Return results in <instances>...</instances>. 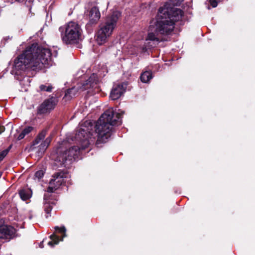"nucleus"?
<instances>
[{
    "instance_id": "423d86ee",
    "label": "nucleus",
    "mask_w": 255,
    "mask_h": 255,
    "mask_svg": "<svg viewBox=\"0 0 255 255\" xmlns=\"http://www.w3.org/2000/svg\"><path fill=\"white\" fill-rule=\"evenodd\" d=\"M159 11L161 13L162 12L163 15H165L167 19L170 21H173L174 25L176 21H179L181 19L183 14V11L179 8L176 7H167L165 6L160 7Z\"/></svg>"
},
{
    "instance_id": "5701e85b",
    "label": "nucleus",
    "mask_w": 255,
    "mask_h": 255,
    "mask_svg": "<svg viewBox=\"0 0 255 255\" xmlns=\"http://www.w3.org/2000/svg\"><path fill=\"white\" fill-rule=\"evenodd\" d=\"M9 149L8 148L5 149L0 152V162L3 159V158L8 154Z\"/></svg>"
},
{
    "instance_id": "0eeeda50",
    "label": "nucleus",
    "mask_w": 255,
    "mask_h": 255,
    "mask_svg": "<svg viewBox=\"0 0 255 255\" xmlns=\"http://www.w3.org/2000/svg\"><path fill=\"white\" fill-rule=\"evenodd\" d=\"M68 174L66 172L61 171L55 173L52 176V178L49 182L47 188V192L53 193L57 190L64 182V178H66Z\"/></svg>"
},
{
    "instance_id": "a878e982",
    "label": "nucleus",
    "mask_w": 255,
    "mask_h": 255,
    "mask_svg": "<svg viewBox=\"0 0 255 255\" xmlns=\"http://www.w3.org/2000/svg\"><path fill=\"white\" fill-rule=\"evenodd\" d=\"M74 90V89L73 88L68 90L65 94V96H67L68 95L72 94Z\"/></svg>"
},
{
    "instance_id": "aec40b11",
    "label": "nucleus",
    "mask_w": 255,
    "mask_h": 255,
    "mask_svg": "<svg viewBox=\"0 0 255 255\" xmlns=\"http://www.w3.org/2000/svg\"><path fill=\"white\" fill-rule=\"evenodd\" d=\"M54 229L55 230V233H54L55 234L56 233H60L62 234V238H63L64 237H66V228L65 227L63 226L61 227H59L58 226H56L54 227ZM63 239L61 240V241H62Z\"/></svg>"
},
{
    "instance_id": "20e7f679",
    "label": "nucleus",
    "mask_w": 255,
    "mask_h": 255,
    "mask_svg": "<svg viewBox=\"0 0 255 255\" xmlns=\"http://www.w3.org/2000/svg\"><path fill=\"white\" fill-rule=\"evenodd\" d=\"M121 16L119 11H114L111 15L107 17L106 22L100 25V28L96 34V41L101 45L107 41L108 38L112 35L116 27L117 22Z\"/></svg>"
},
{
    "instance_id": "6e6552de",
    "label": "nucleus",
    "mask_w": 255,
    "mask_h": 255,
    "mask_svg": "<svg viewBox=\"0 0 255 255\" xmlns=\"http://www.w3.org/2000/svg\"><path fill=\"white\" fill-rule=\"evenodd\" d=\"M57 103V99L54 97L45 100L37 107V114L38 115H46L49 113L54 109Z\"/></svg>"
},
{
    "instance_id": "dca6fc26",
    "label": "nucleus",
    "mask_w": 255,
    "mask_h": 255,
    "mask_svg": "<svg viewBox=\"0 0 255 255\" xmlns=\"http://www.w3.org/2000/svg\"><path fill=\"white\" fill-rule=\"evenodd\" d=\"M152 78L151 71H145L141 74L140 79L143 83L148 82Z\"/></svg>"
},
{
    "instance_id": "7ed1b4c3",
    "label": "nucleus",
    "mask_w": 255,
    "mask_h": 255,
    "mask_svg": "<svg viewBox=\"0 0 255 255\" xmlns=\"http://www.w3.org/2000/svg\"><path fill=\"white\" fill-rule=\"evenodd\" d=\"M59 30L61 33V39L66 44L78 43L82 38V30L80 25L76 22L70 21L60 26Z\"/></svg>"
},
{
    "instance_id": "1a4fd4ad",
    "label": "nucleus",
    "mask_w": 255,
    "mask_h": 255,
    "mask_svg": "<svg viewBox=\"0 0 255 255\" xmlns=\"http://www.w3.org/2000/svg\"><path fill=\"white\" fill-rule=\"evenodd\" d=\"M126 88V84L124 83L114 85L110 93L111 99L116 100L120 98L125 92Z\"/></svg>"
},
{
    "instance_id": "bb28decb",
    "label": "nucleus",
    "mask_w": 255,
    "mask_h": 255,
    "mask_svg": "<svg viewBox=\"0 0 255 255\" xmlns=\"http://www.w3.org/2000/svg\"><path fill=\"white\" fill-rule=\"evenodd\" d=\"M5 130V128L3 126H0V134Z\"/></svg>"
},
{
    "instance_id": "b1692460",
    "label": "nucleus",
    "mask_w": 255,
    "mask_h": 255,
    "mask_svg": "<svg viewBox=\"0 0 255 255\" xmlns=\"http://www.w3.org/2000/svg\"><path fill=\"white\" fill-rule=\"evenodd\" d=\"M44 175V171L42 170L37 171L35 174V178H38V179H40Z\"/></svg>"
},
{
    "instance_id": "7c9ffc66",
    "label": "nucleus",
    "mask_w": 255,
    "mask_h": 255,
    "mask_svg": "<svg viewBox=\"0 0 255 255\" xmlns=\"http://www.w3.org/2000/svg\"><path fill=\"white\" fill-rule=\"evenodd\" d=\"M41 246H42V243H40V246L41 247V248H42V247Z\"/></svg>"
},
{
    "instance_id": "a211bd4d",
    "label": "nucleus",
    "mask_w": 255,
    "mask_h": 255,
    "mask_svg": "<svg viewBox=\"0 0 255 255\" xmlns=\"http://www.w3.org/2000/svg\"><path fill=\"white\" fill-rule=\"evenodd\" d=\"M50 239L51 240V241L49 242L48 245L51 247H53L54 245H57L60 241L59 237L55 235V233L50 236Z\"/></svg>"
},
{
    "instance_id": "2eb2a0df",
    "label": "nucleus",
    "mask_w": 255,
    "mask_h": 255,
    "mask_svg": "<svg viewBox=\"0 0 255 255\" xmlns=\"http://www.w3.org/2000/svg\"><path fill=\"white\" fill-rule=\"evenodd\" d=\"M44 211L45 213V217L48 218L51 216L50 212L53 208V203L49 202H45L44 203Z\"/></svg>"
},
{
    "instance_id": "4468645a",
    "label": "nucleus",
    "mask_w": 255,
    "mask_h": 255,
    "mask_svg": "<svg viewBox=\"0 0 255 255\" xmlns=\"http://www.w3.org/2000/svg\"><path fill=\"white\" fill-rule=\"evenodd\" d=\"M47 133V130L43 129L42 130L37 136L36 138L32 142V146H34L35 145L38 144L42 140H43Z\"/></svg>"
},
{
    "instance_id": "9d476101",
    "label": "nucleus",
    "mask_w": 255,
    "mask_h": 255,
    "mask_svg": "<svg viewBox=\"0 0 255 255\" xmlns=\"http://www.w3.org/2000/svg\"><path fill=\"white\" fill-rule=\"evenodd\" d=\"M15 229L7 225H2L0 226V239H11L15 234Z\"/></svg>"
},
{
    "instance_id": "9b49d317",
    "label": "nucleus",
    "mask_w": 255,
    "mask_h": 255,
    "mask_svg": "<svg viewBox=\"0 0 255 255\" xmlns=\"http://www.w3.org/2000/svg\"><path fill=\"white\" fill-rule=\"evenodd\" d=\"M158 32H156L154 25L151 24L149 27V31L146 38V41H151L158 43L162 40Z\"/></svg>"
},
{
    "instance_id": "f03ea898",
    "label": "nucleus",
    "mask_w": 255,
    "mask_h": 255,
    "mask_svg": "<svg viewBox=\"0 0 255 255\" xmlns=\"http://www.w3.org/2000/svg\"><path fill=\"white\" fill-rule=\"evenodd\" d=\"M52 65L50 50L34 43L27 46L14 60V68L17 71L26 69L39 70Z\"/></svg>"
},
{
    "instance_id": "f8f14e48",
    "label": "nucleus",
    "mask_w": 255,
    "mask_h": 255,
    "mask_svg": "<svg viewBox=\"0 0 255 255\" xmlns=\"http://www.w3.org/2000/svg\"><path fill=\"white\" fill-rule=\"evenodd\" d=\"M87 15H88L89 22L91 24L97 23L101 17L100 11L98 7L96 6L91 8Z\"/></svg>"
},
{
    "instance_id": "39448f33",
    "label": "nucleus",
    "mask_w": 255,
    "mask_h": 255,
    "mask_svg": "<svg viewBox=\"0 0 255 255\" xmlns=\"http://www.w3.org/2000/svg\"><path fill=\"white\" fill-rule=\"evenodd\" d=\"M156 32H158L161 35H167L172 32L174 28V23L169 20L158 10L157 19L155 24Z\"/></svg>"
},
{
    "instance_id": "4be33fe9",
    "label": "nucleus",
    "mask_w": 255,
    "mask_h": 255,
    "mask_svg": "<svg viewBox=\"0 0 255 255\" xmlns=\"http://www.w3.org/2000/svg\"><path fill=\"white\" fill-rule=\"evenodd\" d=\"M30 79L29 77H24L20 81V84L25 86H29L30 85Z\"/></svg>"
},
{
    "instance_id": "ddd939ff",
    "label": "nucleus",
    "mask_w": 255,
    "mask_h": 255,
    "mask_svg": "<svg viewBox=\"0 0 255 255\" xmlns=\"http://www.w3.org/2000/svg\"><path fill=\"white\" fill-rule=\"evenodd\" d=\"M51 141V137H48L41 143V144L39 145L38 152L39 153H42L45 151V150L49 146Z\"/></svg>"
},
{
    "instance_id": "c756f323",
    "label": "nucleus",
    "mask_w": 255,
    "mask_h": 255,
    "mask_svg": "<svg viewBox=\"0 0 255 255\" xmlns=\"http://www.w3.org/2000/svg\"><path fill=\"white\" fill-rule=\"evenodd\" d=\"M1 175H2V173L0 172V178L1 177Z\"/></svg>"
},
{
    "instance_id": "f257e3e1",
    "label": "nucleus",
    "mask_w": 255,
    "mask_h": 255,
    "mask_svg": "<svg viewBox=\"0 0 255 255\" xmlns=\"http://www.w3.org/2000/svg\"><path fill=\"white\" fill-rule=\"evenodd\" d=\"M124 111L115 112L113 109L107 110L101 115L95 125V132L92 131L93 125L91 122L86 121L82 124L77 130L75 138L80 144V147L73 146L61 153L56 159L59 165L66 166L67 162L69 164L73 160L78 157L80 149H85L89 147L91 143H94V134L98 137L97 142H106L111 136L114 126L122 124V116Z\"/></svg>"
},
{
    "instance_id": "c85d7f7f",
    "label": "nucleus",
    "mask_w": 255,
    "mask_h": 255,
    "mask_svg": "<svg viewBox=\"0 0 255 255\" xmlns=\"http://www.w3.org/2000/svg\"><path fill=\"white\" fill-rule=\"evenodd\" d=\"M15 1H18V2H21V1H23V0H15Z\"/></svg>"
},
{
    "instance_id": "cd10ccee",
    "label": "nucleus",
    "mask_w": 255,
    "mask_h": 255,
    "mask_svg": "<svg viewBox=\"0 0 255 255\" xmlns=\"http://www.w3.org/2000/svg\"><path fill=\"white\" fill-rule=\"evenodd\" d=\"M33 217V215H30L29 216V219L30 220H31Z\"/></svg>"
},
{
    "instance_id": "6ab92c4d",
    "label": "nucleus",
    "mask_w": 255,
    "mask_h": 255,
    "mask_svg": "<svg viewBox=\"0 0 255 255\" xmlns=\"http://www.w3.org/2000/svg\"><path fill=\"white\" fill-rule=\"evenodd\" d=\"M19 194L21 199L24 201L27 200L31 196L30 192L28 190H20L19 192Z\"/></svg>"
},
{
    "instance_id": "2f4dec72",
    "label": "nucleus",
    "mask_w": 255,
    "mask_h": 255,
    "mask_svg": "<svg viewBox=\"0 0 255 255\" xmlns=\"http://www.w3.org/2000/svg\"><path fill=\"white\" fill-rule=\"evenodd\" d=\"M41 246H42V243H40V246L41 247V248H42V247Z\"/></svg>"
},
{
    "instance_id": "f3484780",
    "label": "nucleus",
    "mask_w": 255,
    "mask_h": 255,
    "mask_svg": "<svg viewBox=\"0 0 255 255\" xmlns=\"http://www.w3.org/2000/svg\"><path fill=\"white\" fill-rule=\"evenodd\" d=\"M33 129V127L28 126L25 127L22 131V132L19 134L17 137L18 140H21L24 137V136L29 133Z\"/></svg>"
},
{
    "instance_id": "393cba45",
    "label": "nucleus",
    "mask_w": 255,
    "mask_h": 255,
    "mask_svg": "<svg viewBox=\"0 0 255 255\" xmlns=\"http://www.w3.org/2000/svg\"><path fill=\"white\" fill-rule=\"evenodd\" d=\"M209 2L213 7H216L218 5L217 0H209Z\"/></svg>"
},
{
    "instance_id": "412c9836",
    "label": "nucleus",
    "mask_w": 255,
    "mask_h": 255,
    "mask_svg": "<svg viewBox=\"0 0 255 255\" xmlns=\"http://www.w3.org/2000/svg\"><path fill=\"white\" fill-rule=\"evenodd\" d=\"M39 88L40 91H46V92H51L52 89V87L51 85H48L47 86L45 85H41L39 86Z\"/></svg>"
}]
</instances>
